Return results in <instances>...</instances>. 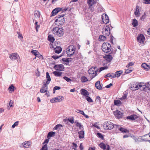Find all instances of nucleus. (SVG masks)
Wrapping results in <instances>:
<instances>
[{
    "instance_id": "nucleus-25",
    "label": "nucleus",
    "mask_w": 150,
    "mask_h": 150,
    "mask_svg": "<svg viewBox=\"0 0 150 150\" xmlns=\"http://www.w3.org/2000/svg\"><path fill=\"white\" fill-rule=\"evenodd\" d=\"M79 134V137L80 139H82L84 138V131L83 130L79 132H78Z\"/></svg>"
},
{
    "instance_id": "nucleus-16",
    "label": "nucleus",
    "mask_w": 150,
    "mask_h": 150,
    "mask_svg": "<svg viewBox=\"0 0 150 150\" xmlns=\"http://www.w3.org/2000/svg\"><path fill=\"white\" fill-rule=\"evenodd\" d=\"M30 145V142L29 141L25 142L22 143L20 145L21 147H23L24 148H28Z\"/></svg>"
},
{
    "instance_id": "nucleus-50",
    "label": "nucleus",
    "mask_w": 150,
    "mask_h": 150,
    "mask_svg": "<svg viewBox=\"0 0 150 150\" xmlns=\"http://www.w3.org/2000/svg\"><path fill=\"white\" fill-rule=\"evenodd\" d=\"M76 112H77L83 115L84 116V112L83 111L79 109H77Z\"/></svg>"
},
{
    "instance_id": "nucleus-2",
    "label": "nucleus",
    "mask_w": 150,
    "mask_h": 150,
    "mask_svg": "<svg viewBox=\"0 0 150 150\" xmlns=\"http://www.w3.org/2000/svg\"><path fill=\"white\" fill-rule=\"evenodd\" d=\"M76 48L74 45H71L66 49V53L67 54V57H71L75 53Z\"/></svg>"
},
{
    "instance_id": "nucleus-63",
    "label": "nucleus",
    "mask_w": 150,
    "mask_h": 150,
    "mask_svg": "<svg viewBox=\"0 0 150 150\" xmlns=\"http://www.w3.org/2000/svg\"><path fill=\"white\" fill-rule=\"evenodd\" d=\"M81 93L83 96H84V89H82L81 90Z\"/></svg>"
},
{
    "instance_id": "nucleus-34",
    "label": "nucleus",
    "mask_w": 150,
    "mask_h": 150,
    "mask_svg": "<svg viewBox=\"0 0 150 150\" xmlns=\"http://www.w3.org/2000/svg\"><path fill=\"white\" fill-rule=\"evenodd\" d=\"M106 37L104 35H100L99 37V41H104L106 39Z\"/></svg>"
},
{
    "instance_id": "nucleus-32",
    "label": "nucleus",
    "mask_w": 150,
    "mask_h": 150,
    "mask_svg": "<svg viewBox=\"0 0 150 150\" xmlns=\"http://www.w3.org/2000/svg\"><path fill=\"white\" fill-rule=\"evenodd\" d=\"M121 103V101L119 100H115L114 101V104L117 106L120 105Z\"/></svg>"
},
{
    "instance_id": "nucleus-39",
    "label": "nucleus",
    "mask_w": 150,
    "mask_h": 150,
    "mask_svg": "<svg viewBox=\"0 0 150 150\" xmlns=\"http://www.w3.org/2000/svg\"><path fill=\"white\" fill-rule=\"evenodd\" d=\"M40 13L39 11H35L34 13V16L35 17L39 18L40 16Z\"/></svg>"
},
{
    "instance_id": "nucleus-54",
    "label": "nucleus",
    "mask_w": 150,
    "mask_h": 150,
    "mask_svg": "<svg viewBox=\"0 0 150 150\" xmlns=\"http://www.w3.org/2000/svg\"><path fill=\"white\" fill-rule=\"evenodd\" d=\"M62 55H60L59 56H58L57 55H53L52 56V57L54 59H57L61 57Z\"/></svg>"
},
{
    "instance_id": "nucleus-53",
    "label": "nucleus",
    "mask_w": 150,
    "mask_h": 150,
    "mask_svg": "<svg viewBox=\"0 0 150 150\" xmlns=\"http://www.w3.org/2000/svg\"><path fill=\"white\" fill-rule=\"evenodd\" d=\"M143 3L146 4H150V0H143Z\"/></svg>"
},
{
    "instance_id": "nucleus-19",
    "label": "nucleus",
    "mask_w": 150,
    "mask_h": 150,
    "mask_svg": "<svg viewBox=\"0 0 150 150\" xmlns=\"http://www.w3.org/2000/svg\"><path fill=\"white\" fill-rule=\"evenodd\" d=\"M138 118V116L136 115L133 114L127 117V119H129L131 120H134Z\"/></svg>"
},
{
    "instance_id": "nucleus-28",
    "label": "nucleus",
    "mask_w": 150,
    "mask_h": 150,
    "mask_svg": "<svg viewBox=\"0 0 150 150\" xmlns=\"http://www.w3.org/2000/svg\"><path fill=\"white\" fill-rule=\"evenodd\" d=\"M62 72L56 71L53 72V74L56 76H60L62 75Z\"/></svg>"
},
{
    "instance_id": "nucleus-45",
    "label": "nucleus",
    "mask_w": 150,
    "mask_h": 150,
    "mask_svg": "<svg viewBox=\"0 0 150 150\" xmlns=\"http://www.w3.org/2000/svg\"><path fill=\"white\" fill-rule=\"evenodd\" d=\"M132 71L131 69V68H130L125 70V72L126 74H129Z\"/></svg>"
},
{
    "instance_id": "nucleus-15",
    "label": "nucleus",
    "mask_w": 150,
    "mask_h": 150,
    "mask_svg": "<svg viewBox=\"0 0 150 150\" xmlns=\"http://www.w3.org/2000/svg\"><path fill=\"white\" fill-rule=\"evenodd\" d=\"M19 55L16 53H13L10 54L9 57L12 60H14L16 59Z\"/></svg>"
},
{
    "instance_id": "nucleus-41",
    "label": "nucleus",
    "mask_w": 150,
    "mask_h": 150,
    "mask_svg": "<svg viewBox=\"0 0 150 150\" xmlns=\"http://www.w3.org/2000/svg\"><path fill=\"white\" fill-rule=\"evenodd\" d=\"M108 68V66H104L103 67H100L99 70V72H100L101 71L105 69H107Z\"/></svg>"
},
{
    "instance_id": "nucleus-1",
    "label": "nucleus",
    "mask_w": 150,
    "mask_h": 150,
    "mask_svg": "<svg viewBox=\"0 0 150 150\" xmlns=\"http://www.w3.org/2000/svg\"><path fill=\"white\" fill-rule=\"evenodd\" d=\"M53 32L54 35L59 37L62 36L64 33L63 29L61 27L59 26L53 28Z\"/></svg>"
},
{
    "instance_id": "nucleus-33",
    "label": "nucleus",
    "mask_w": 150,
    "mask_h": 150,
    "mask_svg": "<svg viewBox=\"0 0 150 150\" xmlns=\"http://www.w3.org/2000/svg\"><path fill=\"white\" fill-rule=\"evenodd\" d=\"M122 71H116L115 72V77H118L121 75L122 74Z\"/></svg>"
},
{
    "instance_id": "nucleus-64",
    "label": "nucleus",
    "mask_w": 150,
    "mask_h": 150,
    "mask_svg": "<svg viewBox=\"0 0 150 150\" xmlns=\"http://www.w3.org/2000/svg\"><path fill=\"white\" fill-rule=\"evenodd\" d=\"M133 139L134 140L135 142H137L138 141V139L135 136L133 137Z\"/></svg>"
},
{
    "instance_id": "nucleus-27",
    "label": "nucleus",
    "mask_w": 150,
    "mask_h": 150,
    "mask_svg": "<svg viewBox=\"0 0 150 150\" xmlns=\"http://www.w3.org/2000/svg\"><path fill=\"white\" fill-rule=\"evenodd\" d=\"M48 40L50 42L53 43L55 40V39L52 35H50L48 36Z\"/></svg>"
},
{
    "instance_id": "nucleus-44",
    "label": "nucleus",
    "mask_w": 150,
    "mask_h": 150,
    "mask_svg": "<svg viewBox=\"0 0 150 150\" xmlns=\"http://www.w3.org/2000/svg\"><path fill=\"white\" fill-rule=\"evenodd\" d=\"M63 79L68 82H69L71 81V80L70 79L66 76H64Z\"/></svg>"
},
{
    "instance_id": "nucleus-23",
    "label": "nucleus",
    "mask_w": 150,
    "mask_h": 150,
    "mask_svg": "<svg viewBox=\"0 0 150 150\" xmlns=\"http://www.w3.org/2000/svg\"><path fill=\"white\" fill-rule=\"evenodd\" d=\"M61 101V100H59V99H58V97H57L51 99L50 100V102L52 103L56 102H59Z\"/></svg>"
},
{
    "instance_id": "nucleus-62",
    "label": "nucleus",
    "mask_w": 150,
    "mask_h": 150,
    "mask_svg": "<svg viewBox=\"0 0 150 150\" xmlns=\"http://www.w3.org/2000/svg\"><path fill=\"white\" fill-rule=\"evenodd\" d=\"M100 96H97L96 97V101H97L98 102H100Z\"/></svg>"
},
{
    "instance_id": "nucleus-21",
    "label": "nucleus",
    "mask_w": 150,
    "mask_h": 150,
    "mask_svg": "<svg viewBox=\"0 0 150 150\" xmlns=\"http://www.w3.org/2000/svg\"><path fill=\"white\" fill-rule=\"evenodd\" d=\"M96 88L98 89L101 90L102 89V87L100 83V81H98L95 84Z\"/></svg>"
},
{
    "instance_id": "nucleus-12",
    "label": "nucleus",
    "mask_w": 150,
    "mask_h": 150,
    "mask_svg": "<svg viewBox=\"0 0 150 150\" xmlns=\"http://www.w3.org/2000/svg\"><path fill=\"white\" fill-rule=\"evenodd\" d=\"M62 8H56L53 10L51 14V16H53L56 15L59 12L62 10Z\"/></svg>"
},
{
    "instance_id": "nucleus-58",
    "label": "nucleus",
    "mask_w": 150,
    "mask_h": 150,
    "mask_svg": "<svg viewBox=\"0 0 150 150\" xmlns=\"http://www.w3.org/2000/svg\"><path fill=\"white\" fill-rule=\"evenodd\" d=\"M71 8H70L69 9V8L68 7H66L62 11V12H64V11H70L71 10Z\"/></svg>"
},
{
    "instance_id": "nucleus-20",
    "label": "nucleus",
    "mask_w": 150,
    "mask_h": 150,
    "mask_svg": "<svg viewBox=\"0 0 150 150\" xmlns=\"http://www.w3.org/2000/svg\"><path fill=\"white\" fill-rule=\"evenodd\" d=\"M142 83L135 82L134 83V84H133V87L135 88V90H137L142 86V85L141 84Z\"/></svg>"
},
{
    "instance_id": "nucleus-37",
    "label": "nucleus",
    "mask_w": 150,
    "mask_h": 150,
    "mask_svg": "<svg viewBox=\"0 0 150 150\" xmlns=\"http://www.w3.org/2000/svg\"><path fill=\"white\" fill-rule=\"evenodd\" d=\"M74 123H76V126L77 127H79V128L80 129L83 128V126L82 125H81V124L79 122H75Z\"/></svg>"
},
{
    "instance_id": "nucleus-7",
    "label": "nucleus",
    "mask_w": 150,
    "mask_h": 150,
    "mask_svg": "<svg viewBox=\"0 0 150 150\" xmlns=\"http://www.w3.org/2000/svg\"><path fill=\"white\" fill-rule=\"evenodd\" d=\"M55 70L59 71H64V66L62 64L55 65L53 67Z\"/></svg>"
},
{
    "instance_id": "nucleus-38",
    "label": "nucleus",
    "mask_w": 150,
    "mask_h": 150,
    "mask_svg": "<svg viewBox=\"0 0 150 150\" xmlns=\"http://www.w3.org/2000/svg\"><path fill=\"white\" fill-rule=\"evenodd\" d=\"M46 78L47 80L49 81H51V79L50 76V74L48 72H47L46 73Z\"/></svg>"
},
{
    "instance_id": "nucleus-8",
    "label": "nucleus",
    "mask_w": 150,
    "mask_h": 150,
    "mask_svg": "<svg viewBox=\"0 0 150 150\" xmlns=\"http://www.w3.org/2000/svg\"><path fill=\"white\" fill-rule=\"evenodd\" d=\"M102 19L104 23L107 24L109 22V19L108 16L105 13L102 15Z\"/></svg>"
},
{
    "instance_id": "nucleus-48",
    "label": "nucleus",
    "mask_w": 150,
    "mask_h": 150,
    "mask_svg": "<svg viewBox=\"0 0 150 150\" xmlns=\"http://www.w3.org/2000/svg\"><path fill=\"white\" fill-rule=\"evenodd\" d=\"M72 146L74 150H75V149H76L78 147L77 145V144H76V143H74V142L72 143Z\"/></svg>"
},
{
    "instance_id": "nucleus-42",
    "label": "nucleus",
    "mask_w": 150,
    "mask_h": 150,
    "mask_svg": "<svg viewBox=\"0 0 150 150\" xmlns=\"http://www.w3.org/2000/svg\"><path fill=\"white\" fill-rule=\"evenodd\" d=\"M48 148L47 144L44 145L42 146L40 149V150H47Z\"/></svg>"
},
{
    "instance_id": "nucleus-13",
    "label": "nucleus",
    "mask_w": 150,
    "mask_h": 150,
    "mask_svg": "<svg viewBox=\"0 0 150 150\" xmlns=\"http://www.w3.org/2000/svg\"><path fill=\"white\" fill-rule=\"evenodd\" d=\"M114 115L117 118L120 119L122 117V113L120 111L117 110L113 112Z\"/></svg>"
},
{
    "instance_id": "nucleus-35",
    "label": "nucleus",
    "mask_w": 150,
    "mask_h": 150,
    "mask_svg": "<svg viewBox=\"0 0 150 150\" xmlns=\"http://www.w3.org/2000/svg\"><path fill=\"white\" fill-rule=\"evenodd\" d=\"M69 59H71V58H63L62 59V60L65 62L67 63H69V62L71 61V60H69Z\"/></svg>"
},
{
    "instance_id": "nucleus-9",
    "label": "nucleus",
    "mask_w": 150,
    "mask_h": 150,
    "mask_svg": "<svg viewBox=\"0 0 150 150\" xmlns=\"http://www.w3.org/2000/svg\"><path fill=\"white\" fill-rule=\"evenodd\" d=\"M102 33L103 35H105V36H109L110 34V28L109 27L106 26L102 31Z\"/></svg>"
},
{
    "instance_id": "nucleus-51",
    "label": "nucleus",
    "mask_w": 150,
    "mask_h": 150,
    "mask_svg": "<svg viewBox=\"0 0 150 150\" xmlns=\"http://www.w3.org/2000/svg\"><path fill=\"white\" fill-rule=\"evenodd\" d=\"M97 134L98 137L102 139H103V137L101 133L98 132L97 133Z\"/></svg>"
},
{
    "instance_id": "nucleus-61",
    "label": "nucleus",
    "mask_w": 150,
    "mask_h": 150,
    "mask_svg": "<svg viewBox=\"0 0 150 150\" xmlns=\"http://www.w3.org/2000/svg\"><path fill=\"white\" fill-rule=\"evenodd\" d=\"M134 14L137 17H139V16L140 12L138 11H136L134 12Z\"/></svg>"
},
{
    "instance_id": "nucleus-43",
    "label": "nucleus",
    "mask_w": 150,
    "mask_h": 150,
    "mask_svg": "<svg viewBox=\"0 0 150 150\" xmlns=\"http://www.w3.org/2000/svg\"><path fill=\"white\" fill-rule=\"evenodd\" d=\"M63 126L61 124H58L56 125L55 127L54 128V129L55 130H57L60 127H62Z\"/></svg>"
},
{
    "instance_id": "nucleus-29",
    "label": "nucleus",
    "mask_w": 150,
    "mask_h": 150,
    "mask_svg": "<svg viewBox=\"0 0 150 150\" xmlns=\"http://www.w3.org/2000/svg\"><path fill=\"white\" fill-rule=\"evenodd\" d=\"M32 53L36 57H38V55L40 54L39 52L36 50H32L31 51Z\"/></svg>"
},
{
    "instance_id": "nucleus-57",
    "label": "nucleus",
    "mask_w": 150,
    "mask_h": 150,
    "mask_svg": "<svg viewBox=\"0 0 150 150\" xmlns=\"http://www.w3.org/2000/svg\"><path fill=\"white\" fill-rule=\"evenodd\" d=\"M61 89V87L59 86H55L53 88V91H55L57 90H59Z\"/></svg>"
},
{
    "instance_id": "nucleus-52",
    "label": "nucleus",
    "mask_w": 150,
    "mask_h": 150,
    "mask_svg": "<svg viewBox=\"0 0 150 150\" xmlns=\"http://www.w3.org/2000/svg\"><path fill=\"white\" fill-rule=\"evenodd\" d=\"M17 33L18 34V38L20 39H23V37L22 35L21 34L20 32H17Z\"/></svg>"
},
{
    "instance_id": "nucleus-11",
    "label": "nucleus",
    "mask_w": 150,
    "mask_h": 150,
    "mask_svg": "<svg viewBox=\"0 0 150 150\" xmlns=\"http://www.w3.org/2000/svg\"><path fill=\"white\" fill-rule=\"evenodd\" d=\"M99 146L104 150H110V146L109 145H105L103 143H100L99 145Z\"/></svg>"
},
{
    "instance_id": "nucleus-47",
    "label": "nucleus",
    "mask_w": 150,
    "mask_h": 150,
    "mask_svg": "<svg viewBox=\"0 0 150 150\" xmlns=\"http://www.w3.org/2000/svg\"><path fill=\"white\" fill-rule=\"evenodd\" d=\"M68 120L69 122L71 123L72 124L74 123V118L73 117H72L70 118H68Z\"/></svg>"
},
{
    "instance_id": "nucleus-24",
    "label": "nucleus",
    "mask_w": 150,
    "mask_h": 150,
    "mask_svg": "<svg viewBox=\"0 0 150 150\" xmlns=\"http://www.w3.org/2000/svg\"><path fill=\"white\" fill-rule=\"evenodd\" d=\"M142 67L146 71L149 70V64H147L145 63H143Z\"/></svg>"
},
{
    "instance_id": "nucleus-6",
    "label": "nucleus",
    "mask_w": 150,
    "mask_h": 150,
    "mask_svg": "<svg viewBox=\"0 0 150 150\" xmlns=\"http://www.w3.org/2000/svg\"><path fill=\"white\" fill-rule=\"evenodd\" d=\"M97 69H96V67H93L90 68L88 71L89 76L92 79L97 74Z\"/></svg>"
},
{
    "instance_id": "nucleus-22",
    "label": "nucleus",
    "mask_w": 150,
    "mask_h": 150,
    "mask_svg": "<svg viewBox=\"0 0 150 150\" xmlns=\"http://www.w3.org/2000/svg\"><path fill=\"white\" fill-rule=\"evenodd\" d=\"M54 50L56 53L59 54L62 51V49L60 46H57L54 49Z\"/></svg>"
},
{
    "instance_id": "nucleus-10",
    "label": "nucleus",
    "mask_w": 150,
    "mask_h": 150,
    "mask_svg": "<svg viewBox=\"0 0 150 150\" xmlns=\"http://www.w3.org/2000/svg\"><path fill=\"white\" fill-rule=\"evenodd\" d=\"M138 42L140 43H143L145 40V37L144 35L142 34H140L138 35L137 38Z\"/></svg>"
},
{
    "instance_id": "nucleus-60",
    "label": "nucleus",
    "mask_w": 150,
    "mask_h": 150,
    "mask_svg": "<svg viewBox=\"0 0 150 150\" xmlns=\"http://www.w3.org/2000/svg\"><path fill=\"white\" fill-rule=\"evenodd\" d=\"M134 65V63L132 62H130L129 63V64L126 66V67L129 68V67L132 66Z\"/></svg>"
},
{
    "instance_id": "nucleus-30",
    "label": "nucleus",
    "mask_w": 150,
    "mask_h": 150,
    "mask_svg": "<svg viewBox=\"0 0 150 150\" xmlns=\"http://www.w3.org/2000/svg\"><path fill=\"white\" fill-rule=\"evenodd\" d=\"M132 24L134 27H135L138 25V22L135 19L133 20Z\"/></svg>"
},
{
    "instance_id": "nucleus-55",
    "label": "nucleus",
    "mask_w": 150,
    "mask_h": 150,
    "mask_svg": "<svg viewBox=\"0 0 150 150\" xmlns=\"http://www.w3.org/2000/svg\"><path fill=\"white\" fill-rule=\"evenodd\" d=\"M146 15L145 13H144L143 15L142 16V17L141 18V20H143L144 19L146 18Z\"/></svg>"
},
{
    "instance_id": "nucleus-31",
    "label": "nucleus",
    "mask_w": 150,
    "mask_h": 150,
    "mask_svg": "<svg viewBox=\"0 0 150 150\" xmlns=\"http://www.w3.org/2000/svg\"><path fill=\"white\" fill-rule=\"evenodd\" d=\"M15 88L13 84H11L8 88V90L11 92H13Z\"/></svg>"
},
{
    "instance_id": "nucleus-40",
    "label": "nucleus",
    "mask_w": 150,
    "mask_h": 150,
    "mask_svg": "<svg viewBox=\"0 0 150 150\" xmlns=\"http://www.w3.org/2000/svg\"><path fill=\"white\" fill-rule=\"evenodd\" d=\"M38 22L37 21H35V29L36 31V32H37L38 31V29L40 27V26L39 25H38Z\"/></svg>"
},
{
    "instance_id": "nucleus-56",
    "label": "nucleus",
    "mask_w": 150,
    "mask_h": 150,
    "mask_svg": "<svg viewBox=\"0 0 150 150\" xmlns=\"http://www.w3.org/2000/svg\"><path fill=\"white\" fill-rule=\"evenodd\" d=\"M18 121H17L15 122L14 124L12 125V127L13 128H14L16 126L18 125Z\"/></svg>"
},
{
    "instance_id": "nucleus-36",
    "label": "nucleus",
    "mask_w": 150,
    "mask_h": 150,
    "mask_svg": "<svg viewBox=\"0 0 150 150\" xmlns=\"http://www.w3.org/2000/svg\"><path fill=\"white\" fill-rule=\"evenodd\" d=\"M85 99H86L89 103H92L93 102L91 98L88 96H87L85 97Z\"/></svg>"
},
{
    "instance_id": "nucleus-14",
    "label": "nucleus",
    "mask_w": 150,
    "mask_h": 150,
    "mask_svg": "<svg viewBox=\"0 0 150 150\" xmlns=\"http://www.w3.org/2000/svg\"><path fill=\"white\" fill-rule=\"evenodd\" d=\"M122 133H128L129 131V130L123 128L122 127H120L119 125H117V127H116Z\"/></svg>"
},
{
    "instance_id": "nucleus-59",
    "label": "nucleus",
    "mask_w": 150,
    "mask_h": 150,
    "mask_svg": "<svg viewBox=\"0 0 150 150\" xmlns=\"http://www.w3.org/2000/svg\"><path fill=\"white\" fill-rule=\"evenodd\" d=\"M47 89L45 90L44 89L41 88L40 90V92L42 93H44L46 92H47Z\"/></svg>"
},
{
    "instance_id": "nucleus-4",
    "label": "nucleus",
    "mask_w": 150,
    "mask_h": 150,
    "mask_svg": "<svg viewBox=\"0 0 150 150\" xmlns=\"http://www.w3.org/2000/svg\"><path fill=\"white\" fill-rule=\"evenodd\" d=\"M117 127V125H114L110 121L105 122L103 125L104 129L106 130H110L114 127Z\"/></svg>"
},
{
    "instance_id": "nucleus-49",
    "label": "nucleus",
    "mask_w": 150,
    "mask_h": 150,
    "mask_svg": "<svg viewBox=\"0 0 150 150\" xmlns=\"http://www.w3.org/2000/svg\"><path fill=\"white\" fill-rule=\"evenodd\" d=\"M35 73L37 76L39 77L40 76V72L39 71V69L38 68L37 69Z\"/></svg>"
},
{
    "instance_id": "nucleus-18",
    "label": "nucleus",
    "mask_w": 150,
    "mask_h": 150,
    "mask_svg": "<svg viewBox=\"0 0 150 150\" xmlns=\"http://www.w3.org/2000/svg\"><path fill=\"white\" fill-rule=\"evenodd\" d=\"M87 3L91 9L92 6L96 3V0H87Z\"/></svg>"
},
{
    "instance_id": "nucleus-46",
    "label": "nucleus",
    "mask_w": 150,
    "mask_h": 150,
    "mask_svg": "<svg viewBox=\"0 0 150 150\" xmlns=\"http://www.w3.org/2000/svg\"><path fill=\"white\" fill-rule=\"evenodd\" d=\"M145 86L146 87L148 88V89L150 90V81L146 83Z\"/></svg>"
},
{
    "instance_id": "nucleus-26",
    "label": "nucleus",
    "mask_w": 150,
    "mask_h": 150,
    "mask_svg": "<svg viewBox=\"0 0 150 150\" xmlns=\"http://www.w3.org/2000/svg\"><path fill=\"white\" fill-rule=\"evenodd\" d=\"M55 133L52 131L49 132L48 133L47 135V138H50L53 137L55 135Z\"/></svg>"
},
{
    "instance_id": "nucleus-17",
    "label": "nucleus",
    "mask_w": 150,
    "mask_h": 150,
    "mask_svg": "<svg viewBox=\"0 0 150 150\" xmlns=\"http://www.w3.org/2000/svg\"><path fill=\"white\" fill-rule=\"evenodd\" d=\"M103 58L108 63L110 62L113 58L112 56L110 54L105 55L103 57Z\"/></svg>"
},
{
    "instance_id": "nucleus-3",
    "label": "nucleus",
    "mask_w": 150,
    "mask_h": 150,
    "mask_svg": "<svg viewBox=\"0 0 150 150\" xmlns=\"http://www.w3.org/2000/svg\"><path fill=\"white\" fill-rule=\"evenodd\" d=\"M65 15H58L55 18V22L56 24L57 25H62L64 22V16Z\"/></svg>"
},
{
    "instance_id": "nucleus-5",
    "label": "nucleus",
    "mask_w": 150,
    "mask_h": 150,
    "mask_svg": "<svg viewBox=\"0 0 150 150\" xmlns=\"http://www.w3.org/2000/svg\"><path fill=\"white\" fill-rule=\"evenodd\" d=\"M102 49L103 52L105 53H108L111 50V45L108 42H104L102 44Z\"/></svg>"
}]
</instances>
